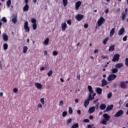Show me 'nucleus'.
<instances>
[{
    "instance_id": "nucleus-57",
    "label": "nucleus",
    "mask_w": 128,
    "mask_h": 128,
    "mask_svg": "<svg viewBox=\"0 0 128 128\" xmlns=\"http://www.w3.org/2000/svg\"><path fill=\"white\" fill-rule=\"evenodd\" d=\"M84 28H88V24H84Z\"/></svg>"
},
{
    "instance_id": "nucleus-12",
    "label": "nucleus",
    "mask_w": 128,
    "mask_h": 128,
    "mask_svg": "<svg viewBox=\"0 0 128 128\" xmlns=\"http://www.w3.org/2000/svg\"><path fill=\"white\" fill-rule=\"evenodd\" d=\"M94 110H96V106H92L89 108L88 112L90 114H92V112H94Z\"/></svg>"
},
{
    "instance_id": "nucleus-62",
    "label": "nucleus",
    "mask_w": 128,
    "mask_h": 128,
    "mask_svg": "<svg viewBox=\"0 0 128 128\" xmlns=\"http://www.w3.org/2000/svg\"><path fill=\"white\" fill-rule=\"evenodd\" d=\"M87 128H92V124H88V125Z\"/></svg>"
},
{
    "instance_id": "nucleus-18",
    "label": "nucleus",
    "mask_w": 128,
    "mask_h": 128,
    "mask_svg": "<svg viewBox=\"0 0 128 128\" xmlns=\"http://www.w3.org/2000/svg\"><path fill=\"white\" fill-rule=\"evenodd\" d=\"M96 92L98 94H102V89L101 88H96Z\"/></svg>"
},
{
    "instance_id": "nucleus-43",
    "label": "nucleus",
    "mask_w": 128,
    "mask_h": 128,
    "mask_svg": "<svg viewBox=\"0 0 128 128\" xmlns=\"http://www.w3.org/2000/svg\"><path fill=\"white\" fill-rule=\"evenodd\" d=\"M67 114H68V112H66V111H64L62 114V116L63 118L66 116Z\"/></svg>"
},
{
    "instance_id": "nucleus-56",
    "label": "nucleus",
    "mask_w": 128,
    "mask_h": 128,
    "mask_svg": "<svg viewBox=\"0 0 128 128\" xmlns=\"http://www.w3.org/2000/svg\"><path fill=\"white\" fill-rule=\"evenodd\" d=\"M77 114H79V116L81 114H82V112H81L80 110H78V111H77Z\"/></svg>"
},
{
    "instance_id": "nucleus-8",
    "label": "nucleus",
    "mask_w": 128,
    "mask_h": 128,
    "mask_svg": "<svg viewBox=\"0 0 128 128\" xmlns=\"http://www.w3.org/2000/svg\"><path fill=\"white\" fill-rule=\"evenodd\" d=\"M80 6H82V2L80 1H78L76 3L75 5V8L76 10H78V8L80 7Z\"/></svg>"
},
{
    "instance_id": "nucleus-59",
    "label": "nucleus",
    "mask_w": 128,
    "mask_h": 128,
    "mask_svg": "<svg viewBox=\"0 0 128 128\" xmlns=\"http://www.w3.org/2000/svg\"><path fill=\"white\" fill-rule=\"evenodd\" d=\"M97 52H98V50L96 49L94 50V54H96Z\"/></svg>"
},
{
    "instance_id": "nucleus-22",
    "label": "nucleus",
    "mask_w": 128,
    "mask_h": 128,
    "mask_svg": "<svg viewBox=\"0 0 128 128\" xmlns=\"http://www.w3.org/2000/svg\"><path fill=\"white\" fill-rule=\"evenodd\" d=\"M17 18L16 15L14 16V18H12V22H13V24H16V22H18Z\"/></svg>"
},
{
    "instance_id": "nucleus-7",
    "label": "nucleus",
    "mask_w": 128,
    "mask_h": 128,
    "mask_svg": "<svg viewBox=\"0 0 128 128\" xmlns=\"http://www.w3.org/2000/svg\"><path fill=\"white\" fill-rule=\"evenodd\" d=\"M121 88H128V85L126 84V82L124 81L121 82H120V84Z\"/></svg>"
},
{
    "instance_id": "nucleus-51",
    "label": "nucleus",
    "mask_w": 128,
    "mask_h": 128,
    "mask_svg": "<svg viewBox=\"0 0 128 128\" xmlns=\"http://www.w3.org/2000/svg\"><path fill=\"white\" fill-rule=\"evenodd\" d=\"M127 38H128V36H124L123 38H122L123 41H124V42H126Z\"/></svg>"
},
{
    "instance_id": "nucleus-10",
    "label": "nucleus",
    "mask_w": 128,
    "mask_h": 128,
    "mask_svg": "<svg viewBox=\"0 0 128 128\" xmlns=\"http://www.w3.org/2000/svg\"><path fill=\"white\" fill-rule=\"evenodd\" d=\"M2 38L4 42H8V36L6 34L4 33L2 34Z\"/></svg>"
},
{
    "instance_id": "nucleus-60",
    "label": "nucleus",
    "mask_w": 128,
    "mask_h": 128,
    "mask_svg": "<svg viewBox=\"0 0 128 128\" xmlns=\"http://www.w3.org/2000/svg\"><path fill=\"white\" fill-rule=\"evenodd\" d=\"M100 104V103H98L96 105V110H98V106Z\"/></svg>"
},
{
    "instance_id": "nucleus-16",
    "label": "nucleus",
    "mask_w": 128,
    "mask_h": 128,
    "mask_svg": "<svg viewBox=\"0 0 128 128\" xmlns=\"http://www.w3.org/2000/svg\"><path fill=\"white\" fill-rule=\"evenodd\" d=\"M103 118H104V120H106L109 121L110 116H108V114H103Z\"/></svg>"
},
{
    "instance_id": "nucleus-29",
    "label": "nucleus",
    "mask_w": 128,
    "mask_h": 128,
    "mask_svg": "<svg viewBox=\"0 0 128 128\" xmlns=\"http://www.w3.org/2000/svg\"><path fill=\"white\" fill-rule=\"evenodd\" d=\"M108 122V120H106V119H102L100 122V124H102L106 125V122Z\"/></svg>"
},
{
    "instance_id": "nucleus-40",
    "label": "nucleus",
    "mask_w": 128,
    "mask_h": 128,
    "mask_svg": "<svg viewBox=\"0 0 128 128\" xmlns=\"http://www.w3.org/2000/svg\"><path fill=\"white\" fill-rule=\"evenodd\" d=\"M112 96V92H110L108 94L107 98H110Z\"/></svg>"
},
{
    "instance_id": "nucleus-31",
    "label": "nucleus",
    "mask_w": 128,
    "mask_h": 128,
    "mask_svg": "<svg viewBox=\"0 0 128 128\" xmlns=\"http://www.w3.org/2000/svg\"><path fill=\"white\" fill-rule=\"evenodd\" d=\"M71 128H78V123L73 124V125L71 126Z\"/></svg>"
},
{
    "instance_id": "nucleus-36",
    "label": "nucleus",
    "mask_w": 128,
    "mask_h": 128,
    "mask_svg": "<svg viewBox=\"0 0 128 128\" xmlns=\"http://www.w3.org/2000/svg\"><path fill=\"white\" fill-rule=\"evenodd\" d=\"M64 6H68V0H62Z\"/></svg>"
},
{
    "instance_id": "nucleus-13",
    "label": "nucleus",
    "mask_w": 128,
    "mask_h": 128,
    "mask_svg": "<svg viewBox=\"0 0 128 128\" xmlns=\"http://www.w3.org/2000/svg\"><path fill=\"white\" fill-rule=\"evenodd\" d=\"M35 86L38 90H40L42 88V84L38 82H36L35 84Z\"/></svg>"
},
{
    "instance_id": "nucleus-46",
    "label": "nucleus",
    "mask_w": 128,
    "mask_h": 128,
    "mask_svg": "<svg viewBox=\"0 0 128 128\" xmlns=\"http://www.w3.org/2000/svg\"><path fill=\"white\" fill-rule=\"evenodd\" d=\"M40 101L42 104H44V98H41Z\"/></svg>"
},
{
    "instance_id": "nucleus-25",
    "label": "nucleus",
    "mask_w": 128,
    "mask_h": 128,
    "mask_svg": "<svg viewBox=\"0 0 128 128\" xmlns=\"http://www.w3.org/2000/svg\"><path fill=\"white\" fill-rule=\"evenodd\" d=\"M88 104H90V101L87 99L85 100L84 105L85 108H88Z\"/></svg>"
},
{
    "instance_id": "nucleus-4",
    "label": "nucleus",
    "mask_w": 128,
    "mask_h": 128,
    "mask_svg": "<svg viewBox=\"0 0 128 128\" xmlns=\"http://www.w3.org/2000/svg\"><path fill=\"white\" fill-rule=\"evenodd\" d=\"M24 28L26 32H30V27H28V21L25 22L24 24Z\"/></svg>"
},
{
    "instance_id": "nucleus-37",
    "label": "nucleus",
    "mask_w": 128,
    "mask_h": 128,
    "mask_svg": "<svg viewBox=\"0 0 128 128\" xmlns=\"http://www.w3.org/2000/svg\"><path fill=\"white\" fill-rule=\"evenodd\" d=\"M10 4H12V2L10 1V0H8L6 2L7 6L10 7Z\"/></svg>"
},
{
    "instance_id": "nucleus-1",
    "label": "nucleus",
    "mask_w": 128,
    "mask_h": 128,
    "mask_svg": "<svg viewBox=\"0 0 128 128\" xmlns=\"http://www.w3.org/2000/svg\"><path fill=\"white\" fill-rule=\"evenodd\" d=\"M106 22V19L104 18V17L101 16L100 18L98 20V21L97 22L98 26H102V24H104V22Z\"/></svg>"
},
{
    "instance_id": "nucleus-47",
    "label": "nucleus",
    "mask_w": 128,
    "mask_h": 128,
    "mask_svg": "<svg viewBox=\"0 0 128 128\" xmlns=\"http://www.w3.org/2000/svg\"><path fill=\"white\" fill-rule=\"evenodd\" d=\"M125 65L128 68V58H126L125 60Z\"/></svg>"
},
{
    "instance_id": "nucleus-9",
    "label": "nucleus",
    "mask_w": 128,
    "mask_h": 128,
    "mask_svg": "<svg viewBox=\"0 0 128 128\" xmlns=\"http://www.w3.org/2000/svg\"><path fill=\"white\" fill-rule=\"evenodd\" d=\"M62 31L64 32L66 30V28H68V24L66 22H62L61 24Z\"/></svg>"
},
{
    "instance_id": "nucleus-20",
    "label": "nucleus",
    "mask_w": 128,
    "mask_h": 128,
    "mask_svg": "<svg viewBox=\"0 0 128 128\" xmlns=\"http://www.w3.org/2000/svg\"><path fill=\"white\" fill-rule=\"evenodd\" d=\"M106 105L104 104H101L100 106V108L101 110H106Z\"/></svg>"
},
{
    "instance_id": "nucleus-14",
    "label": "nucleus",
    "mask_w": 128,
    "mask_h": 128,
    "mask_svg": "<svg viewBox=\"0 0 128 128\" xmlns=\"http://www.w3.org/2000/svg\"><path fill=\"white\" fill-rule=\"evenodd\" d=\"M124 28H122L118 31V36H122V35L124 34Z\"/></svg>"
},
{
    "instance_id": "nucleus-55",
    "label": "nucleus",
    "mask_w": 128,
    "mask_h": 128,
    "mask_svg": "<svg viewBox=\"0 0 128 128\" xmlns=\"http://www.w3.org/2000/svg\"><path fill=\"white\" fill-rule=\"evenodd\" d=\"M83 122H90V120L88 119H84Z\"/></svg>"
},
{
    "instance_id": "nucleus-44",
    "label": "nucleus",
    "mask_w": 128,
    "mask_h": 128,
    "mask_svg": "<svg viewBox=\"0 0 128 128\" xmlns=\"http://www.w3.org/2000/svg\"><path fill=\"white\" fill-rule=\"evenodd\" d=\"M37 27H38V26L36 25V24H32V28L34 30H36Z\"/></svg>"
},
{
    "instance_id": "nucleus-32",
    "label": "nucleus",
    "mask_w": 128,
    "mask_h": 128,
    "mask_svg": "<svg viewBox=\"0 0 128 128\" xmlns=\"http://www.w3.org/2000/svg\"><path fill=\"white\" fill-rule=\"evenodd\" d=\"M8 44H4L3 45V48L4 50H8Z\"/></svg>"
},
{
    "instance_id": "nucleus-42",
    "label": "nucleus",
    "mask_w": 128,
    "mask_h": 128,
    "mask_svg": "<svg viewBox=\"0 0 128 128\" xmlns=\"http://www.w3.org/2000/svg\"><path fill=\"white\" fill-rule=\"evenodd\" d=\"M1 20L3 21V22H8V20L6 17H3Z\"/></svg>"
},
{
    "instance_id": "nucleus-27",
    "label": "nucleus",
    "mask_w": 128,
    "mask_h": 128,
    "mask_svg": "<svg viewBox=\"0 0 128 128\" xmlns=\"http://www.w3.org/2000/svg\"><path fill=\"white\" fill-rule=\"evenodd\" d=\"M115 30H116V28H112L111 30L110 31V36H114V34Z\"/></svg>"
},
{
    "instance_id": "nucleus-3",
    "label": "nucleus",
    "mask_w": 128,
    "mask_h": 128,
    "mask_svg": "<svg viewBox=\"0 0 128 128\" xmlns=\"http://www.w3.org/2000/svg\"><path fill=\"white\" fill-rule=\"evenodd\" d=\"M122 114H124V110H120L116 112L114 115V118H120V116H121Z\"/></svg>"
},
{
    "instance_id": "nucleus-45",
    "label": "nucleus",
    "mask_w": 128,
    "mask_h": 128,
    "mask_svg": "<svg viewBox=\"0 0 128 128\" xmlns=\"http://www.w3.org/2000/svg\"><path fill=\"white\" fill-rule=\"evenodd\" d=\"M52 54L54 56H58V52H56V51H54L52 52Z\"/></svg>"
},
{
    "instance_id": "nucleus-39",
    "label": "nucleus",
    "mask_w": 128,
    "mask_h": 128,
    "mask_svg": "<svg viewBox=\"0 0 128 128\" xmlns=\"http://www.w3.org/2000/svg\"><path fill=\"white\" fill-rule=\"evenodd\" d=\"M126 16V14L124 13H122V20H124Z\"/></svg>"
},
{
    "instance_id": "nucleus-11",
    "label": "nucleus",
    "mask_w": 128,
    "mask_h": 128,
    "mask_svg": "<svg viewBox=\"0 0 128 128\" xmlns=\"http://www.w3.org/2000/svg\"><path fill=\"white\" fill-rule=\"evenodd\" d=\"M108 85V81L106 80V79H102V86H106Z\"/></svg>"
},
{
    "instance_id": "nucleus-64",
    "label": "nucleus",
    "mask_w": 128,
    "mask_h": 128,
    "mask_svg": "<svg viewBox=\"0 0 128 128\" xmlns=\"http://www.w3.org/2000/svg\"><path fill=\"white\" fill-rule=\"evenodd\" d=\"M40 70H44V67L42 66L40 68Z\"/></svg>"
},
{
    "instance_id": "nucleus-30",
    "label": "nucleus",
    "mask_w": 128,
    "mask_h": 128,
    "mask_svg": "<svg viewBox=\"0 0 128 128\" xmlns=\"http://www.w3.org/2000/svg\"><path fill=\"white\" fill-rule=\"evenodd\" d=\"M28 46H24L23 48V54H26V52H28Z\"/></svg>"
},
{
    "instance_id": "nucleus-58",
    "label": "nucleus",
    "mask_w": 128,
    "mask_h": 128,
    "mask_svg": "<svg viewBox=\"0 0 128 128\" xmlns=\"http://www.w3.org/2000/svg\"><path fill=\"white\" fill-rule=\"evenodd\" d=\"M89 118H90V120H94V116H89Z\"/></svg>"
},
{
    "instance_id": "nucleus-48",
    "label": "nucleus",
    "mask_w": 128,
    "mask_h": 128,
    "mask_svg": "<svg viewBox=\"0 0 128 128\" xmlns=\"http://www.w3.org/2000/svg\"><path fill=\"white\" fill-rule=\"evenodd\" d=\"M42 108V105L41 104H38L37 107V110L38 108Z\"/></svg>"
},
{
    "instance_id": "nucleus-41",
    "label": "nucleus",
    "mask_w": 128,
    "mask_h": 128,
    "mask_svg": "<svg viewBox=\"0 0 128 128\" xmlns=\"http://www.w3.org/2000/svg\"><path fill=\"white\" fill-rule=\"evenodd\" d=\"M31 22H32V24H36V18H32L31 20Z\"/></svg>"
},
{
    "instance_id": "nucleus-61",
    "label": "nucleus",
    "mask_w": 128,
    "mask_h": 128,
    "mask_svg": "<svg viewBox=\"0 0 128 128\" xmlns=\"http://www.w3.org/2000/svg\"><path fill=\"white\" fill-rule=\"evenodd\" d=\"M48 55V51L45 50L44 52V56H47Z\"/></svg>"
},
{
    "instance_id": "nucleus-23",
    "label": "nucleus",
    "mask_w": 128,
    "mask_h": 128,
    "mask_svg": "<svg viewBox=\"0 0 128 128\" xmlns=\"http://www.w3.org/2000/svg\"><path fill=\"white\" fill-rule=\"evenodd\" d=\"M112 74H116L118 72V68H112L111 69Z\"/></svg>"
},
{
    "instance_id": "nucleus-5",
    "label": "nucleus",
    "mask_w": 128,
    "mask_h": 128,
    "mask_svg": "<svg viewBox=\"0 0 128 128\" xmlns=\"http://www.w3.org/2000/svg\"><path fill=\"white\" fill-rule=\"evenodd\" d=\"M120 54H115L112 59V62H118L120 60Z\"/></svg>"
},
{
    "instance_id": "nucleus-26",
    "label": "nucleus",
    "mask_w": 128,
    "mask_h": 128,
    "mask_svg": "<svg viewBox=\"0 0 128 128\" xmlns=\"http://www.w3.org/2000/svg\"><path fill=\"white\" fill-rule=\"evenodd\" d=\"M92 94L90 93L89 95H88V98L87 99L88 100H94V98L92 96Z\"/></svg>"
},
{
    "instance_id": "nucleus-50",
    "label": "nucleus",
    "mask_w": 128,
    "mask_h": 128,
    "mask_svg": "<svg viewBox=\"0 0 128 128\" xmlns=\"http://www.w3.org/2000/svg\"><path fill=\"white\" fill-rule=\"evenodd\" d=\"M64 104V101L62 100H60L59 102V106H62Z\"/></svg>"
},
{
    "instance_id": "nucleus-2",
    "label": "nucleus",
    "mask_w": 128,
    "mask_h": 128,
    "mask_svg": "<svg viewBox=\"0 0 128 128\" xmlns=\"http://www.w3.org/2000/svg\"><path fill=\"white\" fill-rule=\"evenodd\" d=\"M117 76L116 74H110L108 76V82H112V80H114V79L116 78Z\"/></svg>"
},
{
    "instance_id": "nucleus-63",
    "label": "nucleus",
    "mask_w": 128,
    "mask_h": 128,
    "mask_svg": "<svg viewBox=\"0 0 128 128\" xmlns=\"http://www.w3.org/2000/svg\"><path fill=\"white\" fill-rule=\"evenodd\" d=\"M74 102H75L76 104H78V98L75 99Z\"/></svg>"
},
{
    "instance_id": "nucleus-49",
    "label": "nucleus",
    "mask_w": 128,
    "mask_h": 128,
    "mask_svg": "<svg viewBox=\"0 0 128 128\" xmlns=\"http://www.w3.org/2000/svg\"><path fill=\"white\" fill-rule=\"evenodd\" d=\"M67 24H69V26H72V20H68Z\"/></svg>"
},
{
    "instance_id": "nucleus-21",
    "label": "nucleus",
    "mask_w": 128,
    "mask_h": 128,
    "mask_svg": "<svg viewBox=\"0 0 128 128\" xmlns=\"http://www.w3.org/2000/svg\"><path fill=\"white\" fill-rule=\"evenodd\" d=\"M50 42V38H46L43 42L44 44V46H48V44Z\"/></svg>"
},
{
    "instance_id": "nucleus-38",
    "label": "nucleus",
    "mask_w": 128,
    "mask_h": 128,
    "mask_svg": "<svg viewBox=\"0 0 128 128\" xmlns=\"http://www.w3.org/2000/svg\"><path fill=\"white\" fill-rule=\"evenodd\" d=\"M47 74L48 76H52V70H50Z\"/></svg>"
},
{
    "instance_id": "nucleus-24",
    "label": "nucleus",
    "mask_w": 128,
    "mask_h": 128,
    "mask_svg": "<svg viewBox=\"0 0 128 128\" xmlns=\"http://www.w3.org/2000/svg\"><path fill=\"white\" fill-rule=\"evenodd\" d=\"M88 90L90 94H94V90H92V87L90 86H88Z\"/></svg>"
},
{
    "instance_id": "nucleus-34",
    "label": "nucleus",
    "mask_w": 128,
    "mask_h": 128,
    "mask_svg": "<svg viewBox=\"0 0 128 128\" xmlns=\"http://www.w3.org/2000/svg\"><path fill=\"white\" fill-rule=\"evenodd\" d=\"M68 114H72V107H68Z\"/></svg>"
},
{
    "instance_id": "nucleus-54",
    "label": "nucleus",
    "mask_w": 128,
    "mask_h": 128,
    "mask_svg": "<svg viewBox=\"0 0 128 128\" xmlns=\"http://www.w3.org/2000/svg\"><path fill=\"white\" fill-rule=\"evenodd\" d=\"M120 8H117L116 10V12L117 14H120Z\"/></svg>"
},
{
    "instance_id": "nucleus-28",
    "label": "nucleus",
    "mask_w": 128,
    "mask_h": 128,
    "mask_svg": "<svg viewBox=\"0 0 128 128\" xmlns=\"http://www.w3.org/2000/svg\"><path fill=\"white\" fill-rule=\"evenodd\" d=\"M108 50L110 52H114V44L110 46Z\"/></svg>"
},
{
    "instance_id": "nucleus-15",
    "label": "nucleus",
    "mask_w": 128,
    "mask_h": 128,
    "mask_svg": "<svg viewBox=\"0 0 128 128\" xmlns=\"http://www.w3.org/2000/svg\"><path fill=\"white\" fill-rule=\"evenodd\" d=\"M124 66V64L122 63H118L115 65V68H122Z\"/></svg>"
},
{
    "instance_id": "nucleus-17",
    "label": "nucleus",
    "mask_w": 128,
    "mask_h": 128,
    "mask_svg": "<svg viewBox=\"0 0 128 128\" xmlns=\"http://www.w3.org/2000/svg\"><path fill=\"white\" fill-rule=\"evenodd\" d=\"M114 108V105L111 104L110 106H108L106 108V112L112 110Z\"/></svg>"
},
{
    "instance_id": "nucleus-19",
    "label": "nucleus",
    "mask_w": 128,
    "mask_h": 128,
    "mask_svg": "<svg viewBox=\"0 0 128 128\" xmlns=\"http://www.w3.org/2000/svg\"><path fill=\"white\" fill-rule=\"evenodd\" d=\"M30 9V6L28 4H26L23 8L24 12H28Z\"/></svg>"
},
{
    "instance_id": "nucleus-33",
    "label": "nucleus",
    "mask_w": 128,
    "mask_h": 128,
    "mask_svg": "<svg viewBox=\"0 0 128 128\" xmlns=\"http://www.w3.org/2000/svg\"><path fill=\"white\" fill-rule=\"evenodd\" d=\"M108 42V38H105L103 40V44H106V42Z\"/></svg>"
},
{
    "instance_id": "nucleus-6",
    "label": "nucleus",
    "mask_w": 128,
    "mask_h": 128,
    "mask_svg": "<svg viewBox=\"0 0 128 128\" xmlns=\"http://www.w3.org/2000/svg\"><path fill=\"white\" fill-rule=\"evenodd\" d=\"M84 17V16L82 14H78L77 16H76L75 18L78 21L80 22L82 18Z\"/></svg>"
},
{
    "instance_id": "nucleus-52",
    "label": "nucleus",
    "mask_w": 128,
    "mask_h": 128,
    "mask_svg": "<svg viewBox=\"0 0 128 128\" xmlns=\"http://www.w3.org/2000/svg\"><path fill=\"white\" fill-rule=\"evenodd\" d=\"M18 88H14L13 89V92L15 93L18 92Z\"/></svg>"
},
{
    "instance_id": "nucleus-35",
    "label": "nucleus",
    "mask_w": 128,
    "mask_h": 128,
    "mask_svg": "<svg viewBox=\"0 0 128 128\" xmlns=\"http://www.w3.org/2000/svg\"><path fill=\"white\" fill-rule=\"evenodd\" d=\"M72 122V118H70L67 120L66 124H70Z\"/></svg>"
},
{
    "instance_id": "nucleus-53",
    "label": "nucleus",
    "mask_w": 128,
    "mask_h": 128,
    "mask_svg": "<svg viewBox=\"0 0 128 128\" xmlns=\"http://www.w3.org/2000/svg\"><path fill=\"white\" fill-rule=\"evenodd\" d=\"M101 57L102 58L103 60H106V58H108V56H102Z\"/></svg>"
}]
</instances>
